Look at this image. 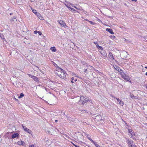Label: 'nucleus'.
<instances>
[{
    "mask_svg": "<svg viewBox=\"0 0 147 147\" xmlns=\"http://www.w3.org/2000/svg\"><path fill=\"white\" fill-rule=\"evenodd\" d=\"M73 144L74 146H75V147H81L80 146H77L76 145L74 144V143H72Z\"/></svg>",
    "mask_w": 147,
    "mask_h": 147,
    "instance_id": "32",
    "label": "nucleus"
},
{
    "mask_svg": "<svg viewBox=\"0 0 147 147\" xmlns=\"http://www.w3.org/2000/svg\"><path fill=\"white\" fill-rule=\"evenodd\" d=\"M87 67H91V66H89V65H88V66H87Z\"/></svg>",
    "mask_w": 147,
    "mask_h": 147,
    "instance_id": "48",
    "label": "nucleus"
},
{
    "mask_svg": "<svg viewBox=\"0 0 147 147\" xmlns=\"http://www.w3.org/2000/svg\"><path fill=\"white\" fill-rule=\"evenodd\" d=\"M74 77H73L71 78V82L72 83H74Z\"/></svg>",
    "mask_w": 147,
    "mask_h": 147,
    "instance_id": "30",
    "label": "nucleus"
},
{
    "mask_svg": "<svg viewBox=\"0 0 147 147\" xmlns=\"http://www.w3.org/2000/svg\"><path fill=\"white\" fill-rule=\"evenodd\" d=\"M23 142H20V143L19 142V144L20 145H23Z\"/></svg>",
    "mask_w": 147,
    "mask_h": 147,
    "instance_id": "35",
    "label": "nucleus"
},
{
    "mask_svg": "<svg viewBox=\"0 0 147 147\" xmlns=\"http://www.w3.org/2000/svg\"><path fill=\"white\" fill-rule=\"evenodd\" d=\"M5 137L6 138H7V137H6V136H5Z\"/></svg>",
    "mask_w": 147,
    "mask_h": 147,
    "instance_id": "57",
    "label": "nucleus"
},
{
    "mask_svg": "<svg viewBox=\"0 0 147 147\" xmlns=\"http://www.w3.org/2000/svg\"><path fill=\"white\" fill-rule=\"evenodd\" d=\"M106 30L112 34H114V33L113 32L112 29L110 28H107L106 29Z\"/></svg>",
    "mask_w": 147,
    "mask_h": 147,
    "instance_id": "12",
    "label": "nucleus"
},
{
    "mask_svg": "<svg viewBox=\"0 0 147 147\" xmlns=\"http://www.w3.org/2000/svg\"><path fill=\"white\" fill-rule=\"evenodd\" d=\"M69 9L73 12H75L76 11L75 9H73L71 7H70Z\"/></svg>",
    "mask_w": 147,
    "mask_h": 147,
    "instance_id": "22",
    "label": "nucleus"
},
{
    "mask_svg": "<svg viewBox=\"0 0 147 147\" xmlns=\"http://www.w3.org/2000/svg\"><path fill=\"white\" fill-rule=\"evenodd\" d=\"M97 48L99 50H101L102 51L103 50V48L101 46H99L98 45H96Z\"/></svg>",
    "mask_w": 147,
    "mask_h": 147,
    "instance_id": "17",
    "label": "nucleus"
},
{
    "mask_svg": "<svg viewBox=\"0 0 147 147\" xmlns=\"http://www.w3.org/2000/svg\"><path fill=\"white\" fill-rule=\"evenodd\" d=\"M6 134H9V133H7Z\"/></svg>",
    "mask_w": 147,
    "mask_h": 147,
    "instance_id": "55",
    "label": "nucleus"
},
{
    "mask_svg": "<svg viewBox=\"0 0 147 147\" xmlns=\"http://www.w3.org/2000/svg\"><path fill=\"white\" fill-rule=\"evenodd\" d=\"M96 147H102L100 146L98 144H97L96 142H94L93 143Z\"/></svg>",
    "mask_w": 147,
    "mask_h": 147,
    "instance_id": "18",
    "label": "nucleus"
},
{
    "mask_svg": "<svg viewBox=\"0 0 147 147\" xmlns=\"http://www.w3.org/2000/svg\"><path fill=\"white\" fill-rule=\"evenodd\" d=\"M38 34L39 35H41L42 34V33L40 31H38Z\"/></svg>",
    "mask_w": 147,
    "mask_h": 147,
    "instance_id": "33",
    "label": "nucleus"
},
{
    "mask_svg": "<svg viewBox=\"0 0 147 147\" xmlns=\"http://www.w3.org/2000/svg\"><path fill=\"white\" fill-rule=\"evenodd\" d=\"M82 111L83 113H84L85 112H86V111L84 110H82Z\"/></svg>",
    "mask_w": 147,
    "mask_h": 147,
    "instance_id": "45",
    "label": "nucleus"
},
{
    "mask_svg": "<svg viewBox=\"0 0 147 147\" xmlns=\"http://www.w3.org/2000/svg\"><path fill=\"white\" fill-rule=\"evenodd\" d=\"M109 58L111 59H114V57L113 55V54L111 52H109Z\"/></svg>",
    "mask_w": 147,
    "mask_h": 147,
    "instance_id": "13",
    "label": "nucleus"
},
{
    "mask_svg": "<svg viewBox=\"0 0 147 147\" xmlns=\"http://www.w3.org/2000/svg\"><path fill=\"white\" fill-rule=\"evenodd\" d=\"M100 53L104 57H107V53L104 50H103L102 51H100Z\"/></svg>",
    "mask_w": 147,
    "mask_h": 147,
    "instance_id": "8",
    "label": "nucleus"
},
{
    "mask_svg": "<svg viewBox=\"0 0 147 147\" xmlns=\"http://www.w3.org/2000/svg\"><path fill=\"white\" fill-rule=\"evenodd\" d=\"M0 141H1V139H0Z\"/></svg>",
    "mask_w": 147,
    "mask_h": 147,
    "instance_id": "58",
    "label": "nucleus"
},
{
    "mask_svg": "<svg viewBox=\"0 0 147 147\" xmlns=\"http://www.w3.org/2000/svg\"><path fill=\"white\" fill-rule=\"evenodd\" d=\"M0 37L3 40H5V38H4V36L3 35L1 34V33L0 32Z\"/></svg>",
    "mask_w": 147,
    "mask_h": 147,
    "instance_id": "19",
    "label": "nucleus"
},
{
    "mask_svg": "<svg viewBox=\"0 0 147 147\" xmlns=\"http://www.w3.org/2000/svg\"><path fill=\"white\" fill-rule=\"evenodd\" d=\"M36 15L40 20H44L43 17L41 16V14L39 13L38 12L37 13H36Z\"/></svg>",
    "mask_w": 147,
    "mask_h": 147,
    "instance_id": "9",
    "label": "nucleus"
},
{
    "mask_svg": "<svg viewBox=\"0 0 147 147\" xmlns=\"http://www.w3.org/2000/svg\"><path fill=\"white\" fill-rule=\"evenodd\" d=\"M60 71H58L57 72V74L60 78H64L65 77V75L63 71L60 68Z\"/></svg>",
    "mask_w": 147,
    "mask_h": 147,
    "instance_id": "3",
    "label": "nucleus"
},
{
    "mask_svg": "<svg viewBox=\"0 0 147 147\" xmlns=\"http://www.w3.org/2000/svg\"><path fill=\"white\" fill-rule=\"evenodd\" d=\"M86 20L87 21H88H88H89L87 19H86Z\"/></svg>",
    "mask_w": 147,
    "mask_h": 147,
    "instance_id": "54",
    "label": "nucleus"
},
{
    "mask_svg": "<svg viewBox=\"0 0 147 147\" xmlns=\"http://www.w3.org/2000/svg\"><path fill=\"white\" fill-rule=\"evenodd\" d=\"M89 100L88 98L82 96L80 97V99L79 102V104H83Z\"/></svg>",
    "mask_w": 147,
    "mask_h": 147,
    "instance_id": "1",
    "label": "nucleus"
},
{
    "mask_svg": "<svg viewBox=\"0 0 147 147\" xmlns=\"http://www.w3.org/2000/svg\"><path fill=\"white\" fill-rule=\"evenodd\" d=\"M135 147H136V146H135Z\"/></svg>",
    "mask_w": 147,
    "mask_h": 147,
    "instance_id": "60",
    "label": "nucleus"
},
{
    "mask_svg": "<svg viewBox=\"0 0 147 147\" xmlns=\"http://www.w3.org/2000/svg\"><path fill=\"white\" fill-rule=\"evenodd\" d=\"M57 121H58L57 120H55V122H57Z\"/></svg>",
    "mask_w": 147,
    "mask_h": 147,
    "instance_id": "49",
    "label": "nucleus"
},
{
    "mask_svg": "<svg viewBox=\"0 0 147 147\" xmlns=\"http://www.w3.org/2000/svg\"><path fill=\"white\" fill-rule=\"evenodd\" d=\"M28 133H29V134H31L32 136V132L30 131L29 130V129H28Z\"/></svg>",
    "mask_w": 147,
    "mask_h": 147,
    "instance_id": "26",
    "label": "nucleus"
},
{
    "mask_svg": "<svg viewBox=\"0 0 147 147\" xmlns=\"http://www.w3.org/2000/svg\"><path fill=\"white\" fill-rule=\"evenodd\" d=\"M88 22L91 24L94 25L95 24V23L92 21H88Z\"/></svg>",
    "mask_w": 147,
    "mask_h": 147,
    "instance_id": "27",
    "label": "nucleus"
},
{
    "mask_svg": "<svg viewBox=\"0 0 147 147\" xmlns=\"http://www.w3.org/2000/svg\"><path fill=\"white\" fill-rule=\"evenodd\" d=\"M70 5H71L73 7V6H75L73 4H72V3H70Z\"/></svg>",
    "mask_w": 147,
    "mask_h": 147,
    "instance_id": "46",
    "label": "nucleus"
},
{
    "mask_svg": "<svg viewBox=\"0 0 147 147\" xmlns=\"http://www.w3.org/2000/svg\"><path fill=\"white\" fill-rule=\"evenodd\" d=\"M65 5L69 9H70V7H69V6H68V5Z\"/></svg>",
    "mask_w": 147,
    "mask_h": 147,
    "instance_id": "40",
    "label": "nucleus"
},
{
    "mask_svg": "<svg viewBox=\"0 0 147 147\" xmlns=\"http://www.w3.org/2000/svg\"><path fill=\"white\" fill-rule=\"evenodd\" d=\"M146 139H147V136H146Z\"/></svg>",
    "mask_w": 147,
    "mask_h": 147,
    "instance_id": "59",
    "label": "nucleus"
},
{
    "mask_svg": "<svg viewBox=\"0 0 147 147\" xmlns=\"http://www.w3.org/2000/svg\"><path fill=\"white\" fill-rule=\"evenodd\" d=\"M29 147H34V145H30Z\"/></svg>",
    "mask_w": 147,
    "mask_h": 147,
    "instance_id": "42",
    "label": "nucleus"
},
{
    "mask_svg": "<svg viewBox=\"0 0 147 147\" xmlns=\"http://www.w3.org/2000/svg\"><path fill=\"white\" fill-rule=\"evenodd\" d=\"M44 88L45 90L46 91H48V89H47L45 87H44Z\"/></svg>",
    "mask_w": 147,
    "mask_h": 147,
    "instance_id": "41",
    "label": "nucleus"
},
{
    "mask_svg": "<svg viewBox=\"0 0 147 147\" xmlns=\"http://www.w3.org/2000/svg\"><path fill=\"white\" fill-rule=\"evenodd\" d=\"M23 128L24 130L26 131H28V130L26 127L25 126H23Z\"/></svg>",
    "mask_w": 147,
    "mask_h": 147,
    "instance_id": "24",
    "label": "nucleus"
},
{
    "mask_svg": "<svg viewBox=\"0 0 147 147\" xmlns=\"http://www.w3.org/2000/svg\"><path fill=\"white\" fill-rule=\"evenodd\" d=\"M38 32L36 30L34 31V33L35 34H36Z\"/></svg>",
    "mask_w": 147,
    "mask_h": 147,
    "instance_id": "39",
    "label": "nucleus"
},
{
    "mask_svg": "<svg viewBox=\"0 0 147 147\" xmlns=\"http://www.w3.org/2000/svg\"><path fill=\"white\" fill-rule=\"evenodd\" d=\"M87 69H84V72L85 73H87Z\"/></svg>",
    "mask_w": 147,
    "mask_h": 147,
    "instance_id": "34",
    "label": "nucleus"
},
{
    "mask_svg": "<svg viewBox=\"0 0 147 147\" xmlns=\"http://www.w3.org/2000/svg\"><path fill=\"white\" fill-rule=\"evenodd\" d=\"M131 1H137L136 0H131Z\"/></svg>",
    "mask_w": 147,
    "mask_h": 147,
    "instance_id": "47",
    "label": "nucleus"
},
{
    "mask_svg": "<svg viewBox=\"0 0 147 147\" xmlns=\"http://www.w3.org/2000/svg\"><path fill=\"white\" fill-rule=\"evenodd\" d=\"M31 8L33 13H35V14H36V13H38L36 12V10L34 9L33 8Z\"/></svg>",
    "mask_w": 147,
    "mask_h": 147,
    "instance_id": "21",
    "label": "nucleus"
},
{
    "mask_svg": "<svg viewBox=\"0 0 147 147\" xmlns=\"http://www.w3.org/2000/svg\"><path fill=\"white\" fill-rule=\"evenodd\" d=\"M14 99L17 101H18V99L16 98L15 97H14Z\"/></svg>",
    "mask_w": 147,
    "mask_h": 147,
    "instance_id": "43",
    "label": "nucleus"
},
{
    "mask_svg": "<svg viewBox=\"0 0 147 147\" xmlns=\"http://www.w3.org/2000/svg\"><path fill=\"white\" fill-rule=\"evenodd\" d=\"M129 135L132 138L134 139L135 136V134L131 129H128Z\"/></svg>",
    "mask_w": 147,
    "mask_h": 147,
    "instance_id": "5",
    "label": "nucleus"
},
{
    "mask_svg": "<svg viewBox=\"0 0 147 147\" xmlns=\"http://www.w3.org/2000/svg\"><path fill=\"white\" fill-rule=\"evenodd\" d=\"M94 43L96 45H98L97 42H94Z\"/></svg>",
    "mask_w": 147,
    "mask_h": 147,
    "instance_id": "44",
    "label": "nucleus"
},
{
    "mask_svg": "<svg viewBox=\"0 0 147 147\" xmlns=\"http://www.w3.org/2000/svg\"><path fill=\"white\" fill-rule=\"evenodd\" d=\"M120 105L121 106H123L124 105L123 102L122 101H120V102H119Z\"/></svg>",
    "mask_w": 147,
    "mask_h": 147,
    "instance_id": "25",
    "label": "nucleus"
},
{
    "mask_svg": "<svg viewBox=\"0 0 147 147\" xmlns=\"http://www.w3.org/2000/svg\"><path fill=\"white\" fill-rule=\"evenodd\" d=\"M145 68L146 69H147V66H146L145 67Z\"/></svg>",
    "mask_w": 147,
    "mask_h": 147,
    "instance_id": "53",
    "label": "nucleus"
},
{
    "mask_svg": "<svg viewBox=\"0 0 147 147\" xmlns=\"http://www.w3.org/2000/svg\"><path fill=\"white\" fill-rule=\"evenodd\" d=\"M114 67L116 70L118 71L119 72H120L122 71V70L120 69L119 67H118L116 65H115L114 66Z\"/></svg>",
    "mask_w": 147,
    "mask_h": 147,
    "instance_id": "11",
    "label": "nucleus"
},
{
    "mask_svg": "<svg viewBox=\"0 0 147 147\" xmlns=\"http://www.w3.org/2000/svg\"><path fill=\"white\" fill-rule=\"evenodd\" d=\"M146 88H147V86H146Z\"/></svg>",
    "mask_w": 147,
    "mask_h": 147,
    "instance_id": "56",
    "label": "nucleus"
},
{
    "mask_svg": "<svg viewBox=\"0 0 147 147\" xmlns=\"http://www.w3.org/2000/svg\"><path fill=\"white\" fill-rule=\"evenodd\" d=\"M64 135L66 137H67L68 138H69V136L67 134H64Z\"/></svg>",
    "mask_w": 147,
    "mask_h": 147,
    "instance_id": "38",
    "label": "nucleus"
},
{
    "mask_svg": "<svg viewBox=\"0 0 147 147\" xmlns=\"http://www.w3.org/2000/svg\"><path fill=\"white\" fill-rule=\"evenodd\" d=\"M130 96L132 98H133L135 97V96H134L133 94H130Z\"/></svg>",
    "mask_w": 147,
    "mask_h": 147,
    "instance_id": "28",
    "label": "nucleus"
},
{
    "mask_svg": "<svg viewBox=\"0 0 147 147\" xmlns=\"http://www.w3.org/2000/svg\"><path fill=\"white\" fill-rule=\"evenodd\" d=\"M95 119L97 120L98 121L99 120H102L101 117L100 115L97 116L96 117Z\"/></svg>",
    "mask_w": 147,
    "mask_h": 147,
    "instance_id": "14",
    "label": "nucleus"
},
{
    "mask_svg": "<svg viewBox=\"0 0 147 147\" xmlns=\"http://www.w3.org/2000/svg\"><path fill=\"white\" fill-rule=\"evenodd\" d=\"M58 22L59 24L61 26L64 27L65 28H66L68 27L66 25L65 23L63 20H58Z\"/></svg>",
    "mask_w": 147,
    "mask_h": 147,
    "instance_id": "6",
    "label": "nucleus"
},
{
    "mask_svg": "<svg viewBox=\"0 0 147 147\" xmlns=\"http://www.w3.org/2000/svg\"><path fill=\"white\" fill-rule=\"evenodd\" d=\"M120 73L121 77L125 80L127 81L131 82V80L129 78L128 76H127L123 71H121Z\"/></svg>",
    "mask_w": 147,
    "mask_h": 147,
    "instance_id": "2",
    "label": "nucleus"
},
{
    "mask_svg": "<svg viewBox=\"0 0 147 147\" xmlns=\"http://www.w3.org/2000/svg\"><path fill=\"white\" fill-rule=\"evenodd\" d=\"M19 135V134L17 133H13L11 138H10L11 139H13L14 138H17L18 137Z\"/></svg>",
    "mask_w": 147,
    "mask_h": 147,
    "instance_id": "7",
    "label": "nucleus"
},
{
    "mask_svg": "<svg viewBox=\"0 0 147 147\" xmlns=\"http://www.w3.org/2000/svg\"><path fill=\"white\" fill-rule=\"evenodd\" d=\"M129 147H135L136 146L134 142L131 140H128L126 141Z\"/></svg>",
    "mask_w": 147,
    "mask_h": 147,
    "instance_id": "4",
    "label": "nucleus"
},
{
    "mask_svg": "<svg viewBox=\"0 0 147 147\" xmlns=\"http://www.w3.org/2000/svg\"><path fill=\"white\" fill-rule=\"evenodd\" d=\"M77 81V79H75V80H74V81L76 82Z\"/></svg>",
    "mask_w": 147,
    "mask_h": 147,
    "instance_id": "50",
    "label": "nucleus"
},
{
    "mask_svg": "<svg viewBox=\"0 0 147 147\" xmlns=\"http://www.w3.org/2000/svg\"><path fill=\"white\" fill-rule=\"evenodd\" d=\"M145 75H146L147 76V72L146 73Z\"/></svg>",
    "mask_w": 147,
    "mask_h": 147,
    "instance_id": "52",
    "label": "nucleus"
},
{
    "mask_svg": "<svg viewBox=\"0 0 147 147\" xmlns=\"http://www.w3.org/2000/svg\"><path fill=\"white\" fill-rule=\"evenodd\" d=\"M50 50L52 51V52H56L57 51V49H56L55 47H51L50 48Z\"/></svg>",
    "mask_w": 147,
    "mask_h": 147,
    "instance_id": "15",
    "label": "nucleus"
},
{
    "mask_svg": "<svg viewBox=\"0 0 147 147\" xmlns=\"http://www.w3.org/2000/svg\"><path fill=\"white\" fill-rule=\"evenodd\" d=\"M144 38L146 40H147V36H145Z\"/></svg>",
    "mask_w": 147,
    "mask_h": 147,
    "instance_id": "37",
    "label": "nucleus"
},
{
    "mask_svg": "<svg viewBox=\"0 0 147 147\" xmlns=\"http://www.w3.org/2000/svg\"><path fill=\"white\" fill-rule=\"evenodd\" d=\"M110 37H111V38H113V39L115 38V36L114 35L111 36Z\"/></svg>",
    "mask_w": 147,
    "mask_h": 147,
    "instance_id": "31",
    "label": "nucleus"
},
{
    "mask_svg": "<svg viewBox=\"0 0 147 147\" xmlns=\"http://www.w3.org/2000/svg\"><path fill=\"white\" fill-rule=\"evenodd\" d=\"M88 138V140H90L92 143H93L94 142V141H93L92 139L90 138V137H88V136H87Z\"/></svg>",
    "mask_w": 147,
    "mask_h": 147,
    "instance_id": "23",
    "label": "nucleus"
},
{
    "mask_svg": "<svg viewBox=\"0 0 147 147\" xmlns=\"http://www.w3.org/2000/svg\"><path fill=\"white\" fill-rule=\"evenodd\" d=\"M24 96V95L23 93H21L20 94V96H18V98H22L23 96Z\"/></svg>",
    "mask_w": 147,
    "mask_h": 147,
    "instance_id": "20",
    "label": "nucleus"
},
{
    "mask_svg": "<svg viewBox=\"0 0 147 147\" xmlns=\"http://www.w3.org/2000/svg\"><path fill=\"white\" fill-rule=\"evenodd\" d=\"M73 7H74L75 8L77 9H78V10H80V9L79 8H77L76 6H73Z\"/></svg>",
    "mask_w": 147,
    "mask_h": 147,
    "instance_id": "36",
    "label": "nucleus"
},
{
    "mask_svg": "<svg viewBox=\"0 0 147 147\" xmlns=\"http://www.w3.org/2000/svg\"><path fill=\"white\" fill-rule=\"evenodd\" d=\"M12 14H13L12 13H10V15H11Z\"/></svg>",
    "mask_w": 147,
    "mask_h": 147,
    "instance_id": "51",
    "label": "nucleus"
},
{
    "mask_svg": "<svg viewBox=\"0 0 147 147\" xmlns=\"http://www.w3.org/2000/svg\"><path fill=\"white\" fill-rule=\"evenodd\" d=\"M72 76L74 77H78V76H77V75L75 74L74 73H72L71 74Z\"/></svg>",
    "mask_w": 147,
    "mask_h": 147,
    "instance_id": "29",
    "label": "nucleus"
},
{
    "mask_svg": "<svg viewBox=\"0 0 147 147\" xmlns=\"http://www.w3.org/2000/svg\"><path fill=\"white\" fill-rule=\"evenodd\" d=\"M28 76H29L31 78H32L35 81L37 82L38 81V79L35 76L29 74H28Z\"/></svg>",
    "mask_w": 147,
    "mask_h": 147,
    "instance_id": "10",
    "label": "nucleus"
},
{
    "mask_svg": "<svg viewBox=\"0 0 147 147\" xmlns=\"http://www.w3.org/2000/svg\"><path fill=\"white\" fill-rule=\"evenodd\" d=\"M110 96H111L112 98H113L114 99H116L119 102H120V101H121V100H120L119 98H117L116 97H115L113 95L111 94Z\"/></svg>",
    "mask_w": 147,
    "mask_h": 147,
    "instance_id": "16",
    "label": "nucleus"
}]
</instances>
